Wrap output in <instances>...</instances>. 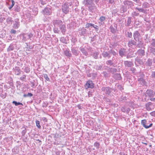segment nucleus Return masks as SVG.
Returning <instances> with one entry per match:
<instances>
[{"label":"nucleus","mask_w":155,"mask_h":155,"mask_svg":"<svg viewBox=\"0 0 155 155\" xmlns=\"http://www.w3.org/2000/svg\"><path fill=\"white\" fill-rule=\"evenodd\" d=\"M93 0H84L83 4L85 5L88 6L89 10L93 12L97 8V6L93 3Z\"/></svg>","instance_id":"nucleus-1"},{"label":"nucleus","mask_w":155,"mask_h":155,"mask_svg":"<svg viewBox=\"0 0 155 155\" xmlns=\"http://www.w3.org/2000/svg\"><path fill=\"white\" fill-rule=\"evenodd\" d=\"M133 37L134 39L137 41L140 42L137 44V47L138 48H140V45L141 43V36L140 34L138 31H136L133 33Z\"/></svg>","instance_id":"nucleus-2"},{"label":"nucleus","mask_w":155,"mask_h":155,"mask_svg":"<svg viewBox=\"0 0 155 155\" xmlns=\"http://www.w3.org/2000/svg\"><path fill=\"white\" fill-rule=\"evenodd\" d=\"M115 56L116 54V53L114 50L110 49L108 51H104L102 53V55L104 58H107L109 59L111 57V55Z\"/></svg>","instance_id":"nucleus-3"},{"label":"nucleus","mask_w":155,"mask_h":155,"mask_svg":"<svg viewBox=\"0 0 155 155\" xmlns=\"http://www.w3.org/2000/svg\"><path fill=\"white\" fill-rule=\"evenodd\" d=\"M69 5L68 3L65 2L62 5V10L63 12L65 14L68 13L69 11Z\"/></svg>","instance_id":"nucleus-4"},{"label":"nucleus","mask_w":155,"mask_h":155,"mask_svg":"<svg viewBox=\"0 0 155 155\" xmlns=\"http://www.w3.org/2000/svg\"><path fill=\"white\" fill-rule=\"evenodd\" d=\"M146 95H147L151 98L154 97L155 96V91L152 90H147L145 93Z\"/></svg>","instance_id":"nucleus-5"},{"label":"nucleus","mask_w":155,"mask_h":155,"mask_svg":"<svg viewBox=\"0 0 155 155\" xmlns=\"http://www.w3.org/2000/svg\"><path fill=\"white\" fill-rule=\"evenodd\" d=\"M84 87L86 89L89 88H93L94 87V84L91 81L88 80L87 82Z\"/></svg>","instance_id":"nucleus-6"},{"label":"nucleus","mask_w":155,"mask_h":155,"mask_svg":"<svg viewBox=\"0 0 155 155\" xmlns=\"http://www.w3.org/2000/svg\"><path fill=\"white\" fill-rule=\"evenodd\" d=\"M66 2L68 3V4L70 6H71V5L77 6L78 5V4L77 0H68V1Z\"/></svg>","instance_id":"nucleus-7"},{"label":"nucleus","mask_w":155,"mask_h":155,"mask_svg":"<svg viewBox=\"0 0 155 155\" xmlns=\"http://www.w3.org/2000/svg\"><path fill=\"white\" fill-rule=\"evenodd\" d=\"M119 53L122 57L125 56L127 54L126 49L124 48H120L119 51Z\"/></svg>","instance_id":"nucleus-8"},{"label":"nucleus","mask_w":155,"mask_h":155,"mask_svg":"<svg viewBox=\"0 0 155 155\" xmlns=\"http://www.w3.org/2000/svg\"><path fill=\"white\" fill-rule=\"evenodd\" d=\"M101 90L107 94H109L111 92V89L109 87H103L101 88Z\"/></svg>","instance_id":"nucleus-9"},{"label":"nucleus","mask_w":155,"mask_h":155,"mask_svg":"<svg viewBox=\"0 0 155 155\" xmlns=\"http://www.w3.org/2000/svg\"><path fill=\"white\" fill-rule=\"evenodd\" d=\"M147 120L145 119L142 120L141 121V124L146 129H147L151 127L153 125V124H150L149 125H146Z\"/></svg>","instance_id":"nucleus-10"},{"label":"nucleus","mask_w":155,"mask_h":155,"mask_svg":"<svg viewBox=\"0 0 155 155\" xmlns=\"http://www.w3.org/2000/svg\"><path fill=\"white\" fill-rule=\"evenodd\" d=\"M136 41L134 40H130L128 42V46L130 47H132L133 45H137Z\"/></svg>","instance_id":"nucleus-11"},{"label":"nucleus","mask_w":155,"mask_h":155,"mask_svg":"<svg viewBox=\"0 0 155 155\" xmlns=\"http://www.w3.org/2000/svg\"><path fill=\"white\" fill-rule=\"evenodd\" d=\"M43 12L44 14L50 15L51 13V10L49 8L46 7L43 10Z\"/></svg>","instance_id":"nucleus-12"},{"label":"nucleus","mask_w":155,"mask_h":155,"mask_svg":"<svg viewBox=\"0 0 155 155\" xmlns=\"http://www.w3.org/2000/svg\"><path fill=\"white\" fill-rule=\"evenodd\" d=\"M20 26V22L18 19L16 18L14 20L13 27L15 29L18 28Z\"/></svg>","instance_id":"nucleus-13"},{"label":"nucleus","mask_w":155,"mask_h":155,"mask_svg":"<svg viewBox=\"0 0 155 155\" xmlns=\"http://www.w3.org/2000/svg\"><path fill=\"white\" fill-rule=\"evenodd\" d=\"M13 69L15 72V74L17 75H18L20 74L22 72V71L18 67H15V68H13Z\"/></svg>","instance_id":"nucleus-14"},{"label":"nucleus","mask_w":155,"mask_h":155,"mask_svg":"<svg viewBox=\"0 0 155 155\" xmlns=\"http://www.w3.org/2000/svg\"><path fill=\"white\" fill-rule=\"evenodd\" d=\"M124 64L126 67H131L134 65L133 63L132 62L128 61H124Z\"/></svg>","instance_id":"nucleus-15"},{"label":"nucleus","mask_w":155,"mask_h":155,"mask_svg":"<svg viewBox=\"0 0 155 155\" xmlns=\"http://www.w3.org/2000/svg\"><path fill=\"white\" fill-rule=\"evenodd\" d=\"M124 3L125 5H128L130 8H131L134 6V3L128 0L125 1L124 2Z\"/></svg>","instance_id":"nucleus-16"},{"label":"nucleus","mask_w":155,"mask_h":155,"mask_svg":"<svg viewBox=\"0 0 155 155\" xmlns=\"http://www.w3.org/2000/svg\"><path fill=\"white\" fill-rule=\"evenodd\" d=\"M53 22L54 25H58L59 27L63 24L62 21L59 20H54Z\"/></svg>","instance_id":"nucleus-17"},{"label":"nucleus","mask_w":155,"mask_h":155,"mask_svg":"<svg viewBox=\"0 0 155 155\" xmlns=\"http://www.w3.org/2000/svg\"><path fill=\"white\" fill-rule=\"evenodd\" d=\"M87 32V30L84 28L79 30V34L81 36L84 35Z\"/></svg>","instance_id":"nucleus-18"},{"label":"nucleus","mask_w":155,"mask_h":155,"mask_svg":"<svg viewBox=\"0 0 155 155\" xmlns=\"http://www.w3.org/2000/svg\"><path fill=\"white\" fill-rule=\"evenodd\" d=\"M117 25L114 24V25H111L110 27V31L113 33H115L116 32L117 30Z\"/></svg>","instance_id":"nucleus-19"},{"label":"nucleus","mask_w":155,"mask_h":155,"mask_svg":"<svg viewBox=\"0 0 155 155\" xmlns=\"http://www.w3.org/2000/svg\"><path fill=\"white\" fill-rule=\"evenodd\" d=\"M60 29L61 30V32L63 35H64L66 31L65 26L64 25H61L59 26Z\"/></svg>","instance_id":"nucleus-20"},{"label":"nucleus","mask_w":155,"mask_h":155,"mask_svg":"<svg viewBox=\"0 0 155 155\" xmlns=\"http://www.w3.org/2000/svg\"><path fill=\"white\" fill-rule=\"evenodd\" d=\"M137 53L138 55H140L141 56H143L145 54V51L141 49H139L137 50Z\"/></svg>","instance_id":"nucleus-21"},{"label":"nucleus","mask_w":155,"mask_h":155,"mask_svg":"<svg viewBox=\"0 0 155 155\" xmlns=\"http://www.w3.org/2000/svg\"><path fill=\"white\" fill-rule=\"evenodd\" d=\"M113 78L116 80H120L121 77L120 74L117 73L114 75Z\"/></svg>","instance_id":"nucleus-22"},{"label":"nucleus","mask_w":155,"mask_h":155,"mask_svg":"<svg viewBox=\"0 0 155 155\" xmlns=\"http://www.w3.org/2000/svg\"><path fill=\"white\" fill-rule=\"evenodd\" d=\"M71 51L74 55L77 56L79 54V52L78 50L74 48H73L71 49Z\"/></svg>","instance_id":"nucleus-23"},{"label":"nucleus","mask_w":155,"mask_h":155,"mask_svg":"<svg viewBox=\"0 0 155 155\" xmlns=\"http://www.w3.org/2000/svg\"><path fill=\"white\" fill-rule=\"evenodd\" d=\"M135 61L140 65H143V62L142 59H140L138 57H136L135 59Z\"/></svg>","instance_id":"nucleus-24"},{"label":"nucleus","mask_w":155,"mask_h":155,"mask_svg":"<svg viewBox=\"0 0 155 155\" xmlns=\"http://www.w3.org/2000/svg\"><path fill=\"white\" fill-rule=\"evenodd\" d=\"M79 49L84 55L85 56H87L88 55V53L86 51L85 48H84L81 47Z\"/></svg>","instance_id":"nucleus-25"},{"label":"nucleus","mask_w":155,"mask_h":155,"mask_svg":"<svg viewBox=\"0 0 155 155\" xmlns=\"http://www.w3.org/2000/svg\"><path fill=\"white\" fill-rule=\"evenodd\" d=\"M149 48L150 53L155 56V48L152 47H150Z\"/></svg>","instance_id":"nucleus-26"},{"label":"nucleus","mask_w":155,"mask_h":155,"mask_svg":"<svg viewBox=\"0 0 155 155\" xmlns=\"http://www.w3.org/2000/svg\"><path fill=\"white\" fill-rule=\"evenodd\" d=\"M151 102H149L146 104V109L147 110L149 111L151 110V108L150 107V106L151 105Z\"/></svg>","instance_id":"nucleus-27"},{"label":"nucleus","mask_w":155,"mask_h":155,"mask_svg":"<svg viewBox=\"0 0 155 155\" xmlns=\"http://www.w3.org/2000/svg\"><path fill=\"white\" fill-rule=\"evenodd\" d=\"M64 54L65 55L68 57H71V54L69 51L66 50L64 51Z\"/></svg>","instance_id":"nucleus-28"},{"label":"nucleus","mask_w":155,"mask_h":155,"mask_svg":"<svg viewBox=\"0 0 155 155\" xmlns=\"http://www.w3.org/2000/svg\"><path fill=\"white\" fill-rule=\"evenodd\" d=\"M138 81L141 85H143L145 83V81L142 78H140L138 79Z\"/></svg>","instance_id":"nucleus-29"},{"label":"nucleus","mask_w":155,"mask_h":155,"mask_svg":"<svg viewBox=\"0 0 155 155\" xmlns=\"http://www.w3.org/2000/svg\"><path fill=\"white\" fill-rule=\"evenodd\" d=\"M136 9L139 12H141L144 13H146V10L144 9L143 8H141L136 7Z\"/></svg>","instance_id":"nucleus-30"},{"label":"nucleus","mask_w":155,"mask_h":155,"mask_svg":"<svg viewBox=\"0 0 155 155\" xmlns=\"http://www.w3.org/2000/svg\"><path fill=\"white\" fill-rule=\"evenodd\" d=\"M106 64L108 65H112L114 66V64L113 63L111 60H108L106 61Z\"/></svg>","instance_id":"nucleus-31"},{"label":"nucleus","mask_w":155,"mask_h":155,"mask_svg":"<svg viewBox=\"0 0 155 155\" xmlns=\"http://www.w3.org/2000/svg\"><path fill=\"white\" fill-rule=\"evenodd\" d=\"M127 7H125L124 5H122L120 8L121 12L124 13L126 12L127 11Z\"/></svg>","instance_id":"nucleus-32"},{"label":"nucleus","mask_w":155,"mask_h":155,"mask_svg":"<svg viewBox=\"0 0 155 155\" xmlns=\"http://www.w3.org/2000/svg\"><path fill=\"white\" fill-rule=\"evenodd\" d=\"M152 63V59H148L146 62L147 65L149 66H151Z\"/></svg>","instance_id":"nucleus-33"},{"label":"nucleus","mask_w":155,"mask_h":155,"mask_svg":"<svg viewBox=\"0 0 155 155\" xmlns=\"http://www.w3.org/2000/svg\"><path fill=\"white\" fill-rule=\"evenodd\" d=\"M14 49V47L13 45L11 44L7 49L8 51H10L13 50Z\"/></svg>","instance_id":"nucleus-34"},{"label":"nucleus","mask_w":155,"mask_h":155,"mask_svg":"<svg viewBox=\"0 0 155 155\" xmlns=\"http://www.w3.org/2000/svg\"><path fill=\"white\" fill-rule=\"evenodd\" d=\"M26 35V34H24L20 36L21 38L22 39V41H25L27 40Z\"/></svg>","instance_id":"nucleus-35"},{"label":"nucleus","mask_w":155,"mask_h":155,"mask_svg":"<svg viewBox=\"0 0 155 155\" xmlns=\"http://www.w3.org/2000/svg\"><path fill=\"white\" fill-rule=\"evenodd\" d=\"M143 8H147L149 7V4L147 2H145L142 4Z\"/></svg>","instance_id":"nucleus-36"},{"label":"nucleus","mask_w":155,"mask_h":155,"mask_svg":"<svg viewBox=\"0 0 155 155\" xmlns=\"http://www.w3.org/2000/svg\"><path fill=\"white\" fill-rule=\"evenodd\" d=\"M132 17H129L128 18V19L127 21V25L128 26L130 25L131 22Z\"/></svg>","instance_id":"nucleus-37"},{"label":"nucleus","mask_w":155,"mask_h":155,"mask_svg":"<svg viewBox=\"0 0 155 155\" xmlns=\"http://www.w3.org/2000/svg\"><path fill=\"white\" fill-rule=\"evenodd\" d=\"M27 127V126H24L22 127L23 128H24V130H23L21 132L22 135L24 136L25 134L26 133V128Z\"/></svg>","instance_id":"nucleus-38"},{"label":"nucleus","mask_w":155,"mask_h":155,"mask_svg":"<svg viewBox=\"0 0 155 155\" xmlns=\"http://www.w3.org/2000/svg\"><path fill=\"white\" fill-rule=\"evenodd\" d=\"M24 70L26 73H28L30 71V69L29 67H26L24 69Z\"/></svg>","instance_id":"nucleus-39"},{"label":"nucleus","mask_w":155,"mask_h":155,"mask_svg":"<svg viewBox=\"0 0 155 155\" xmlns=\"http://www.w3.org/2000/svg\"><path fill=\"white\" fill-rule=\"evenodd\" d=\"M33 96V94L31 93H28V94H24L23 97H31Z\"/></svg>","instance_id":"nucleus-40"},{"label":"nucleus","mask_w":155,"mask_h":155,"mask_svg":"<svg viewBox=\"0 0 155 155\" xmlns=\"http://www.w3.org/2000/svg\"><path fill=\"white\" fill-rule=\"evenodd\" d=\"M94 146L97 149H99L100 147V144L99 142H96L94 143Z\"/></svg>","instance_id":"nucleus-41"},{"label":"nucleus","mask_w":155,"mask_h":155,"mask_svg":"<svg viewBox=\"0 0 155 155\" xmlns=\"http://www.w3.org/2000/svg\"><path fill=\"white\" fill-rule=\"evenodd\" d=\"M98 54L99 53L98 52H94L93 54V56L94 58L96 59L98 58Z\"/></svg>","instance_id":"nucleus-42"},{"label":"nucleus","mask_w":155,"mask_h":155,"mask_svg":"<svg viewBox=\"0 0 155 155\" xmlns=\"http://www.w3.org/2000/svg\"><path fill=\"white\" fill-rule=\"evenodd\" d=\"M12 103L15 104L16 106H18L19 105H23L22 103L19 102H17L16 101H13L12 102Z\"/></svg>","instance_id":"nucleus-43"},{"label":"nucleus","mask_w":155,"mask_h":155,"mask_svg":"<svg viewBox=\"0 0 155 155\" xmlns=\"http://www.w3.org/2000/svg\"><path fill=\"white\" fill-rule=\"evenodd\" d=\"M14 10L17 12H19L20 11V8L18 5H16L15 6Z\"/></svg>","instance_id":"nucleus-44"},{"label":"nucleus","mask_w":155,"mask_h":155,"mask_svg":"<svg viewBox=\"0 0 155 155\" xmlns=\"http://www.w3.org/2000/svg\"><path fill=\"white\" fill-rule=\"evenodd\" d=\"M60 41L64 43H67L66 39L64 37H61L60 38Z\"/></svg>","instance_id":"nucleus-45"},{"label":"nucleus","mask_w":155,"mask_h":155,"mask_svg":"<svg viewBox=\"0 0 155 155\" xmlns=\"http://www.w3.org/2000/svg\"><path fill=\"white\" fill-rule=\"evenodd\" d=\"M115 86L119 90H122L123 89V88L122 86L121 85H119V84L117 83L116 84Z\"/></svg>","instance_id":"nucleus-46"},{"label":"nucleus","mask_w":155,"mask_h":155,"mask_svg":"<svg viewBox=\"0 0 155 155\" xmlns=\"http://www.w3.org/2000/svg\"><path fill=\"white\" fill-rule=\"evenodd\" d=\"M94 25L91 23H87L86 25V28H88L90 26H94Z\"/></svg>","instance_id":"nucleus-47"},{"label":"nucleus","mask_w":155,"mask_h":155,"mask_svg":"<svg viewBox=\"0 0 155 155\" xmlns=\"http://www.w3.org/2000/svg\"><path fill=\"white\" fill-rule=\"evenodd\" d=\"M26 75L23 74L21 77L20 78V79L22 81H24L25 79H26Z\"/></svg>","instance_id":"nucleus-48"},{"label":"nucleus","mask_w":155,"mask_h":155,"mask_svg":"<svg viewBox=\"0 0 155 155\" xmlns=\"http://www.w3.org/2000/svg\"><path fill=\"white\" fill-rule=\"evenodd\" d=\"M31 84V86L32 87H34L35 86V81L34 80L31 81H30Z\"/></svg>","instance_id":"nucleus-49"},{"label":"nucleus","mask_w":155,"mask_h":155,"mask_svg":"<svg viewBox=\"0 0 155 155\" xmlns=\"http://www.w3.org/2000/svg\"><path fill=\"white\" fill-rule=\"evenodd\" d=\"M127 37L128 38H131L132 37V33L131 32H129L128 31L127 32V33L126 34Z\"/></svg>","instance_id":"nucleus-50"},{"label":"nucleus","mask_w":155,"mask_h":155,"mask_svg":"<svg viewBox=\"0 0 155 155\" xmlns=\"http://www.w3.org/2000/svg\"><path fill=\"white\" fill-rule=\"evenodd\" d=\"M151 77L153 79H154L155 80V71H152L151 72Z\"/></svg>","instance_id":"nucleus-51"},{"label":"nucleus","mask_w":155,"mask_h":155,"mask_svg":"<svg viewBox=\"0 0 155 155\" xmlns=\"http://www.w3.org/2000/svg\"><path fill=\"white\" fill-rule=\"evenodd\" d=\"M12 2V4L11 6L9 7L8 8L10 10H11L12 8L13 7V6H14L15 3V2L13 0H11Z\"/></svg>","instance_id":"nucleus-52"},{"label":"nucleus","mask_w":155,"mask_h":155,"mask_svg":"<svg viewBox=\"0 0 155 155\" xmlns=\"http://www.w3.org/2000/svg\"><path fill=\"white\" fill-rule=\"evenodd\" d=\"M151 45L152 47H155V39H153L151 43Z\"/></svg>","instance_id":"nucleus-53"},{"label":"nucleus","mask_w":155,"mask_h":155,"mask_svg":"<svg viewBox=\"0 0 155 155\" xmlns=\"http://www.w3.org/2000/svg\"><path fill=\"white\" fill-rule=\"evenodd\" d=\"M36 126L38 128H40L41 126L40 125V122L37 120L36 121Z\"/></svg>","instance_id":"nucleus-54"},{"label":"nucleus","mask_w":155,"mask_h":155,"mask_svg":"<svg viewBox=\"0 0 155 155\" xmlns=\"http://www.w3.org/2000/svg\"><path fill=\"white\" fill-rule=\"evenodd\" d=\"M97 77V74L95 73H92L91 74V78L92 79H94L96 77Z\"/></svg>","instance_id":"nucleus-55"},{"label":"nucleus","mask_w":155,"mask_h":155,"mask_svg":"<svg viewBox=\"0 0 155 155\" xmlns=\"http://www.w3.org/2000/svg\"><path fill=\"white\" fill-rule=\"evenodd\" d=\"M105 17L104 16H101L99 18V21L102 22L105 20Z\"/></svg>","instance_id":"nucleus-56"},{"label":"nucleus","mask_w":155,"mask_h":155,"mask_svg":"<svg viewBox=\"0 0 155 155\" xmlns=\"http://www.w3.org/2000/svg\"><path fill=\"white\" fill-rule=\"evenodd\" d=\"M54 31L55 33H58L60 31L58 29V28H54Z\"/></svg>","instance_id":"nucleus-57"},{"label":"nucleus","mask_w":155,"mask_h":155,"mask_svg":"<svg viewBox=\"0 0 155 155\" xmlns=\"http://www.w3.org/2000/svg\"><path fill=\"white\" fill-rule=\"evenodd\" d=\"M102 68V66L101 65L96 66V69L98 70H101Z\"/></svg>","instance_id":"nucleus-58"},{"label":"nucleus","mask_w":155,"mask_h":155,"mask_svg":"<svg viewBox=\"0 0 155 155\" xmlns=\"http://www.w3.org/2000/svg\"><path fill=\"white\" fill-rule=\"evenodd\" d=\"M44 78L48 81H49V78H48L47 74H44Z\"/></svg>","instance_id":"nucleus-59"},{"label":"nucleus","mask_w":155,"mask_h":155,"mask_svg":"<svg viewBox=\"0 0 155 155\" xmlns=\"http://www.w3.org/2000/svg\"><path fill=\"white\" fill-rule=\"evenodd\" d=\"M6 21L8 22H12V21H13L12 20L11 18H8L6 19Z\"/></svg>","instance_id":"nucleus-60"},{"label":"nucleus","mask_w":155,"mask_h":155,"mask_svg":"<svg viewBox=\"0 0 155 155\" xmlns=\"http://www.w3.org/2000/svg\"><path fill=\"white\" fill-rule=\"evenodd\" d=\"M26 35L28 37V39H30L32 37L33 35L31 33H30L28 35Z\"/></svg>","instance_id":"nucleus-61"},{"label":"nucleus","mask_w":155,"mask_h":155,"mask_svg":"<svg viewBox=\"0 0 155 155\" xmlns=\"http://www.w3.org/2000/svg\"><path fill=\"white\" fill-rule=\"evenodd\" d=\"M97 36L96 35H94V37L91 38V41L92 42L94 41V40H96Z\"/></svg>","instance_id":"nucleus-62"},{"label":"nucleus","mask_w":155,"mask_h":155,"mask_svg":"<svg viewBox=\"0 0 155 155\" xmlns=\"http://www.w3.org/2000/svg\"><path fill=\"white\" fill-rule=\"evenodd\" d=\"M10 32L12 34H15L16 32V30L12 29L11 30Z\"/></svg>","instance_id":"nucleus-63"},{"label":"nucleus","mask_w":155,"mask_h":155,"mask_svg":"<svg viewBox=\"0 0 155 155\" xmlns=\"http://www.w3.org/2000/svg\"><path fill=\"white\" fill-rule=\"evenodd\" d=\"M150 114L152 116H154L155 117V110L153 111L150 113Z\"/></svg>","instance_id":"nucleus-64"}]
</instances>
